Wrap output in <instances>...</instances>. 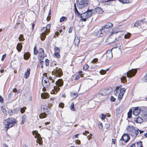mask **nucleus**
Listing matches in <instances>:
<instances>
[{
    "label": "nucleus",
    "mask_w": 147,
    "mask_h": 147,
    "mask_svg": "<svg viewBox=\"0 0 147 147\" xmlns=\"http://www.w3.org/2000/svg\"><path fill=\"white\" fill-rule=\"evenodd\" d=\"M41 31L42 32L46 33H47L49 32L50 31V30H47L46 27H43L42 28Z\"/></svg>",
    "instance_id": "c85d7f7f"
},
{
    "label": "nucleus",
    "mask_w": 147,
    "mask_h": 147,
    "mask_svg": "<svg viewBox=\"0 0 147 147\" xmlns=\"http://www.w3.org/2000/svg\"><path fill=\"white\" fill-rule=\"evenodd\" d=\"M74 11L75 13L78 16H80V18L81 20L84 22H85L86 19L89 18L92 13V10L88 9L86 12L80 13L78 11L76 6V3L74 4Z\"/></svg>",
    "instance_id": "f257e3e1"
},
{
    "label": "nucleus",
    "mask_w": 147,
    "mask_h": 147,
    "mask_svg": "<svg viewBox=\"0 0 147 147\" xmlns=\"http://www.w3.org/2000/svg\"><path fill=\"white\" fill-rule=\"evenodd\" d=\"M2 111L3 113L4 114H6L7 113L6 110L5 108H3V107H1Z\"/></svg>",
    "instance_id": "49530a36"
},
{
    "label": "nucleus",
    "mask_w": 147,
    "mask_h": 147,
    "mask_svg": "<svg viewBox=\"0 0 147 147\" xmlns=\"http://www.w3.org/2000/svg\"><path fill=\"white\" fill-rule=\"evenodd\" d=\"M132 115V112H129L127 113V117L129 118H131V117Z\"/></svg>",
    "instance_id": "09e8293b"
},
{
    "label": "nucleus",
    "mask_w": 147,
    "mask_h": 147,
    "mask_svg": "<svg viewBox=\"0 0 147 147\" xmlns=\"http://www.w3.org/2000/svg\"><path fill=\"white\" fill-rule=\"evenodd\" d=\"M99 127L100 129H102L103 127V126L102 123H101L100 122L98 124Z\"/></svg>",
    "instance_id": "13d9d810"
},
{
    "label": "nucleus",
    "mask_w": 147,
    "mask_h": 147,
    "mask_svg": "<svg viewBox=\"0 0 147 147\" xmlns=\"http://www.w3.org/2000/svg\"><path fill=\"white\" fill-rule=\"evenodd\" d=\"M80 78V76H77L75 78V80H78Z\"/></svg>",
    "instance_id": "774afa93"
},
{
    "label": "nucleus",
    "mask_w": 147,
    "mask_h": 147,
    "mask_svg": "<svg viewBox=\"0 0 147 147\" xmlns=\"http://www.w3.org/2000/svg\"><path fill=\"white\" fill-rule=\"evenodd\" d=\"M41 96V98L43 99H45L47 98V95L46 93H42Z\"/></svg>",
    "instance_id": "c9c22d12"
},
{
    "label": "nucleus",
    "mask_w": 147,
    "mask_h": 147,
    "mask_svg": "<svg viewBox=\"0 0 147 147\" xmlns=\"http://www.w3.org/2000/svg\"><path fill=\"white\" fill-rule=\"evenodd\" d=\"M119 91H120V93H121L122 94H124L125 92V88H122L121 89L119 87Z\"/></svg>",
    "instance_id": "c756f323"
},
{
    "label": "nucleus",
    "mask_w": 147,
    "mask_h": 147,
    "mask_svg": "<svg viewBox=\"0 0 147 147\" xmlns=\"http://www.w3.org/2000/svg\"><path fill=\"white\" fill-rule=\"evenodd\" d=\"M22 48V45L20 43H18L16 47V49L19 52H20Z\"/></svg>",
    "instance_id": "393cba45"
},
{
    "label": "nucleus",
    "mask_w": 147,
    "mask_h": 147,
    "mask_svg": "<svg viewBox=\"0 0 147 147\" xmlns=\"http://www.w3.org/2000/svg\"><path fill=\"white\" fill-rule=\"evenodd\" d=\"M22 119L21 123V124H23L26 120V116L25 115H23L22 117Z\"/></svg>",
    "instance_id": "72a5a7b5"
},
{
    "label": "nucleus",
    "mask_w": 147,
    "mask_h": 147,
    "mask_svg": "<svg viewBox=\"0 0 147 147\" xmlns=\"http://www.w3.org/2000/svg\"><path fill=\"white\" fill-rule=\"evenodd\" d=\"M123 94H122L121 93H119V96H118V98L119 100H121L123 97Z\"/></svg>",
    "instance_id": "37998d69"
},
{
    "label": "nucleus",
    "mask_w": 147,
    "mask_h": 147,
    "mask_svg": "<svg viewBox=\"0 0 147 147\" xmlns=\"http://www.w3.org/2000/svg\"><path fill=\"white\" fill-rule=\"evenodd\" d=\"M141 22L142 23H145V22L143 20H141L139 21H137L134 24L135 26H138L139 25H140V24H141Z\"/></svg>",
    "instance_id": "4be33fe9"
},
{
    "label": "nucleus",
    "mask_w": 147,
    "mask_h": 147,
    "mask_svg": "<svg viewBox=\"0 0 147 147\" xmlns=\"http://www.w3.org/2000/svg\"><path fill=\"white\" fill-rule=\"evenodd\" d=\"M47 116V115L46 113L44 112L41 113L39 116V117L40 118H43L46 117Z\"/></svg>",
    "instance_id": "cd10ccee"
},
{
    "label": "nucleus",
    "mask_w": 147,
    "mask_h": 147,
    "mask_svg": "<svg viewBox=\"0 0 147 147\" xmlns=\"http://www.w3.org/2000/svg\"><path fill=\"white\" fill-rule=\"evenodd\" d=\"M131 36V34L129 33H128L126 34L124 36L125 38L127 39L129 38Z\"/></svg>",
    "instance_id": "e433bc0d"
},
{
    "label": "nucleus",
    "mask_w": 147,
    "mask_h": 147,
    "mask_svg": "<svg viewBox=\"0 0 147 147\" xmlns=\"http://www.w3.org/2000/svg\"><path fill=\"white\" fill-rule=\"evenodd\" d=\"M6 56V54H4L2 56L1 59V61H3L4 60V59L5 58Z\"/></svg>",
    "instance_id": "bf43d9fd"
},
{
    "label": "nucleus",
    "mask_w": 147,
    "mask_h": 147,
    "mask_svg": "<svg viewBox=\"0 0 147 147\" xmlns=\"http://www.w3.org/2000/svg\"><path fill=\"white\" fill-rule=\"evenodd\" d=\"M137 72L136 69H133L130 70L127 73V76L129 78H131L134 76Z\"/></svg>",
    "instance_id": "6e6552de"
},
{
    "label": "nucleus",
    "mask_w": 147,
    "mask_h": 147,
    "mask_svg": "<svg viewBox=\"0 0 147 147\" xmlns=\"http://www.w3.org/2000/svg\"><path fill=\"white\" fill-rule=\"evenodd\" d=\"M47 35L46 33L42 32L40 35V38L42 40H44L46 38Z\"/></svg>",
    "instance_id": "bb28decb"
},
{
    "label": "nucleus",
    "mask_w": 147,
    "mask_h": 147,
    "mask_svg": "<svg viewBox=\"0 0 147 147\" xmlns=\"http://www.w3.org/2000/svg\"><path fill=\"white\" fill-rule=\"evenodd\" d=\"M54 55L57 58H58L60 57V55L59 54V52H56V53H55Z\"/></svg>",
    "instance_id": "c03bdc74"
},
{
    "label": "nucleus",
    "mask_w": 147,
    "mask_h": 147,
    "mask_svg": "<svg viewBox=\"0 0 147 147\" xmlns=\"http://www.w3.org/2000/svg\"><path fill=\"white\" fill-rule=\"evenodd\" d=\"M130 139L129 135L127 134H124L122 136L121 140H123L125 142H127Z\"/></svg>",
    "instance_id": "9d476101"
},
{
    "label": "nucleus",
    "mask_w": 147,
    "mask_h": 147,
    "mask_svg": "<svg viewBox=\"0 0 147 147\" xmlns=\"http://www.w3.org/2000/svg\"><path fill=\"white\" fill-rule=\"evenodd\" d=\"M19 111V110L16 108L14 109L13 110H9L8 111V113L9 116H12L13 115L16 113H18Z\"/></svg>",
    "instance_id": "9b49d317"
},
{
    "label": "nucleus",
    "mask_w": 147,
    "mask_h": 147,
    "mask_svg": "<svg viewBox=\"0 0 147 147\" xmlns=\"http://www.w3.org/2000/svg\"><path fill=\"white\" fill-rule=\"evenodd\" d=\"M30 69L28 68L26 71L25 72L24 76V77L25 78H27L29 76L30 74Z\"/></svg>",
    "instance_id": "a211bd4d"
},
{
    "label": "nucleus",
    "mask_w": 147,
    "mask_h": 147,
    "mask_svg": "<svg viewBox=\"0 0 147 147\" xmlns=\"http://www.w3.org/2000/svg\"><path fill=\"white\" fill-rule=\"evenodd\" d=\"M77 7L79 9H82L88 3L87 0H78L77 1Z\"/></svg>",
    "instance_id": "0eeeda50"
},
{
    "label": "nucleus",
    "mask_w": 147,
    "mask_h": 147,
    "mask_svg": "<svg viewBox=\"0 0 147 147\" xmlns=\"http://www.w3.org/2000/svg\"><path fill=\"white\" fill-rule=\"evenodd\" d=\"M127 132L132 137H135L139 133V130L133 126H128L127 128Z\"/></svg>",
    "instance_id": "7ed1b4c3"
},
{
    "label": "nucleus",
    "mask_w": 147,
    "mask_h": 147,
    "mask_svg": "<svg viewBox=\"0 0 147 147\" xmlns=\"http://www.w3.org/2000/svg\"><path fill=\"white\" fill-rule=\"evenodd\" d=\"M35 137L36 138H37V140H38L39 142H38V143L39 144H40L42 140V138L40 137V134L37 132Z\"/></svg>",
    "instance_id": "f3484780"
},
{
    "label": "nucleus",
    "mask_w": 147,
    "mask_h": 147,
    "mask_svg": "<svg viewBox=\"0 0 147 147\" xmlns=\"http://www.w3.org/2000/svg\"><path fill=\"white\" fill-rule=\"evenodd\" d=\"M140 110L138 109L137 108H136L133 111V114L136 116L138 115L140 113Z\"/></svg>",
    "instance_id": "aec40b11"
},
{
    "label": "nucleus",
    "mask_w": 147,
    "mask_h": 147,
    "mask_svg": "<svg viewBox=\"0 0 147 147\" xmlns=\"http://www.w3.org/2000/svg\"><path fill=\"white\" fill-rule=\"evenodd\" d=\"M106 56L109 59L112 58L113 57L112 51L110 50L108 51L106 53Z\"/></svg>",
    "instance_id": "dca6fc26"
},
{
    "label": "nucleus",
    "mask_w": 147,
    "mask_h": 147,
    "mask_svg": "<svg viewBox=\"0 0 147 147\" xmlns=\"http://www.w3.org/2000/svg\"><path fill=\"white\" fill-rule=\"evenodd\" d=\"M137 147H143L142 142L141 141H139L136 143Z\"/></svg>",
    "instance_id": "f704fd0d"
},
{
    "label": "nucleus",
    "mask_w": 147,
    "mask_h": 147,
    "mask_svg": "<svg viewBox=\"0 0 147 147\" xmlns=\"http://www.w3.org/2000/svg\"><path fill=\"white\" fill-rule=\"evenodd\" d=\"M19 39L20 41H23L24 40L23 35V34H20L19 38Z\"/></svg>",
    "instance_id": "58836bf2"
},
{
    "label": "nucleus",
    "mask_w": 147,
    "mask_h": 147,
    "mask_svg": "<svg viewBox=\"0 0 147 147\" xmlns=\"http://www.w3.org/2000/svg\"><path fill=\"white\" fill-rule=\"evenodd\" d=\"M112 91V89L111 88H106L101 91L100 92L97 93L96 94V97H100L101 96H106L110 93Z\"/></svg>",
    "instance_id": "39448f33"
},
{
    "label": "nucleus",
    "mask_w": 147,
    "mask_h": 147,
    "mask_svg": "<svg viewBox=\"0 0 147 147\" xmlns=\"http://www.w3.org/2000/svg\"><path fill=\"white\" fill-rule=\"evenodd\" d=\"M17 122V120L13 118H9L3 121L5 128L6 129V131L9 128L14 126Z\"/></svg>",
    "instance_id": "f03ea898"
},
{
    "label": "nucleus",
    "mask_w": 147,
    "mask_h": 147,
    "mask_svg": "<svg viewBox=\"0 0 147 147\" xmlns=\"http://www.w3.org/2000/svg\"><path fill=\"white\" fill-rule=\"evenodd\" d=\"M38 50H36L35 51H34V54L35 55H36L38 53Z\"/></svg>",
    "instance_id": "0e129e2a"
},
{
    "label": "nucleus",
    "mask_w": 147,
    "mask_h": 147,
    "mask_svg": "<svg viewBox=\"0 0 147 147\" xmlns=\"http://www.w3.org/2000/svg\"><path fill=\"white\" fill-rule=\"evenodd\" d=\"M71 96H73V98H76L77 97V96H78V95H77V92H76V93H72L71 94Z\"/></svg>",
    "instance_id": "ea45409f"
},
{
    "label": "nucleus",
    "mask_w": 147,
    "mask_h": 147,
    "mask_svg": "<svg viewBox=\"0 0 147 147\" xmlns=\"http://www.w3.org/2000/svg\"><path fill=\"white\" fill-rule=\"evenodd\" d=\"M121 82L123 83L127 82L126 77L125 76H124L122 77L121 78Z\"/></svg>",
    "instance_id": "4c0bfd02"
},
{
    "label": "nucleus",
    "mask_w": 147,
    "mask_h": 147,
    "mask_svg": "<svg viewBox=\"0 0 147 147\" xmlns=\"http://www.w3.org/2000/svg\"><path fill=\"white\" fill-rule=\"evenodd\" d=\"M4 99L3 98L0 96V102L1 103H2L3 102Z\"/></svg>",
    "instance_id": "052dcab7"
},
{
    "label": "nucleus",
    "mask_w": 147,
    "mask_h": 147,
    "mask_svg": "<svg viewBox=\"0 0 147 147\" xmlns=\"http://www.w3.org/2000/svg\"><path fill=\"white\" fill-rule=\"evenodd\" d=\"M56 85L57 86H54V90H52L51 92V94H56L58 91H59L60 88L59 86L61 87L63 84V81L62 79H59L58 80L55 82Z\"/></svg>",
    "instance_id": "20e7f679"
},
{
    "label": "nucleus",
    "mask_w": 147,
    "mask_h": 147,
    "mask_svg": "<svg viewBox=\"0 0 147 147\" xmlns=\"http://www.w3.org/2000/svg\"><path fill=\"white\" fill-rule=\"evenodd\" d=\"M96 12L98 14L102 13L103 11L102 9L100 7H97L95 9Z\"/></svg>",
    "instance_id": "b1692460"
},
{
    "label": "nucleus",
    "mask_w": 147,
    "mask_h": 147,
    "mask_svg": "<svg viewBox=\"0 0 147 147\" xmlns=\"http://www.w3.org/2000/svg\"><path fill=\"white\" fill-rule=\"evenodd\" d=\"M55 49L56 51H58V52H59V48L56 47H55Z\"/></svg>",
    "instance_id": "338daca9"
},
{
    "label": "nucleus",
    "mask_w": 147,
    "mask_h": 147,
    "mask_svg": "<svg viewBox=\"0 0 147 147\" xmlns=\"http://www.w3.org/2000/svg\"><path fill=\"white\" fill-rule=\"evenodd\" d=\"M70 108L71 110L72 111H75L74 105L73 103H71L70 106Z\"/></svg>",
    "instance_id": "a19ab883"
},
{
    "label": "nucleus",
    "mask_w": 147,
    "mask_h": 147,
    "mask_svg": "<svg viewBox=\"0 0 147 147\" xmlns=\"http://www.w3.org/2000/svg\"><path fill=\"white\" fill-rule=\"evenodd\" d=\"M51 18V16H49L48 15V16L47 17V20L48 21H49V20Z\"/></svg>",
    "instance_id": "69168bd1"
},
{
    "label": "nucleus",
    "mask_w": 147,
    "mask_h": 147,
    "mask_svg": "<svg viewBox=\"0 0 147 147\" xmlns=\"http://www.w3.org/2000/svg\"><path fill=\"white\" fill-rule=\"evenodd\" d=\"M73 28L72 27H70L69 28V33H71L72 32V31L73 30Z\"/></svg>",
    "instance_id": "680f3d73"
},
{
    "label": "nucleus",
    "mask_w": 147,
    "mask_h": 147,
    "mask_svg": "<svg viewBox=\"0 0 147 147\" xmlns=\"http://www.w3.org/2000/svg\"><path fill=\"white\" fill-rule=\"evenodd\" d=\"M113 26V24L112 23L110 22H108L105 25L103 26V30H104V29L106 28L108 29L110 28H111Z\"/></svg>",
    "instance_id": "4468645a"
},
{
    "label": "nucleus",
    "mask_w": 147,
    "mask_h": 147,
    "mask_svg": "<svg viewBox=\"0 0 147 147\" xmlns=\"http://www.w3.org/2000/svg\"><path fill=\"white\" fill-rule=\"evenodd\" d=\"M43 54L40 53H39L38 54V59L40 61L42 60L43 59H44V57L42 56V55Z\"/></svg>",
    "instance_id": "473e14b6"
},
{
    "label": "nucleus",
    "mask_w": 147,
    "mask_h": 147,
    "mask_svg": "<svg viewBox=\"0 0 147 147\" xmlns=\"http://www.w3.org/2000/svg\"><path fill=\"white\" fill-rule=\"evenodd\" d=\"M53 72L55 73L57 76L60 77L62 76L63 74L61 69L60 68H56L54 69Z\"/></svg>",
    "instance_id": "1a4fd4ad"
},
{
    "label": "nucleus",
    "mask_w": 147,
    "mask_h": 147,
    "mask_svg": "<svg viewBox=\"0 0 147 147\" xmlns=\"http://www.w3.org/2000/svg\"><path fill=\"white\" fill-rule=\"evenodd\" d=\"M89 66L87 64L85 65L83 67V69L85 70H87Z\"/></svg>",
    "instance_id": "603ef678"
},
{
    "label": "nucleus",
    "mask_w": 147,
    "mask_h": 147,
    "mask_svg": "<svg viewBox=\"0 0 147 147\" xmlns=\"http://www.w3.org/2000/svg\"><path fill=\"white\" fill-rule=\"evenodd\" d=\"M30 53L29 52L25 53L24 55V59L26 60H28L30 56Z\"/></svg>",
    "instance_id": "6ab92c4d"
},
{
    "label": "nucleus",
    "mask_w": 147,
    "mask_h": 147,
    "mask_svg": "<svg viewBox=\"0 0 147 147\" xmlns=\"http://www.w3.org/2000/svg\"><path fill=\"white\" fill-rule=\"evenodd\" d=\"M118 1L122 3H129V0H118Z\"/></svg>",
    "instance_id": "7c9ffc66"
},
{
    "label": "nucleus",
    "mask_w": 147,
    "mask_h": 147,
    "mask_svg": "<svg viewBox=\"0 0 147 147\" xmlns=\"http://www.w3.org/2000/svg\"><path fill=\"white\" fill-rule=\"evenodd\" d=\"M44 53V51L43 49L42 48H40L39 49V53H42L43 54Z\"/></svg>",
    "instance_id": "8fccbe9b"
},
{
    "label": "nucleus",
    "mask_w": 147,
    "mask_h": 147,
    "mask_svg": "<svg viewBox=\"0 0 147 147\" xmlns=\"http://www.w3.org/2000/svg\"><path fill=\"white\" fill-rule=\"evenodd\" d=\"M103 30V28H101L97 32L96 35L99 36H102V31Z\"/></svg>",
    "instance_id": "5701e85b"
},
{
    "label": "nucleus",
    "mask_w": 147,
    "mask_h": 147,
    "mask_svg": "<svg viewBox=\"0 0 147 147\" xmlns=\"http://www.w3.org/2000/svg\"><path fill=\"white\" fill-rule=\"evenodd\" d=\"M67 18L66 17L63 16L60 19V22H62L64 21H67Z\"/></svg>",
    "instance_id": "2f4dec72"
},
{
    "label": "nucleus",
    "mask_w": 147,
    "mask_h": 147,
    "mask_svg": "<svg viewBox=\"0 0 147 147\" xmlns=\"http://www.w3.org/2000/svg\"><path fill=\"white\" fill-rule=\"evenodd\" d=\"M98 61V59L97 58H95L92 61V63H94L97 62Z\"/></svg>",
    "instance_id": "864d4df0"
},
{
    "label": "nucleus",
    "mask_w": 147,
    "mask_h": 147,
    "mask_svg": "<svg viewBox=\"0 0 147 147\" xmlns=\"http://www.w3.org/2000/svg\"><path fill=\"white\" fill-rule=\"evenodd\" d=\"M26 108L25 107H23L22 108L20 109V112L21 113H23L25 112V110L26 109Z\"/></svg>",
    "instance_id": "79ce46f5"
},
{
    "label": "nucleus",
    "mask_w": 147,
    "mask_h": 147,
    "mask_svg": "<svg viewBox=\"0 0 147 147\" xmlns=\"http://www.w3.org/2000/svg\"><path fill=\"white\" fill-rule=\"evenodd\" d=\"M134 121L138 123H140L143 122V119L140 117H136L134 118Z\"/></svg>",
    "instance_id": "2eb2a0df"
},
{
    "label": "nucleus",
    "mask_w": 147,
    "mask_h": 147,
    "mask_svg": "<svg viewBox=\"0 0 147 147\" xmlns=\"http://www.w3.org/2000/svg\"><path fill=\"white\" fill-rule=\"evenodd\" d=\"M105 71V70L101 69L100 71V73L101 75H104L106 73Z\"/></svg>",
    "instance_id": "de8ad7c7"
},
{
    "label": "nucleus",
    "mask_w": 147,
    "mask_h": 147,
    "mask_svg": "<svg viewBox=\"0 0 147 147\" xmlns=\"http://www.w3.org/2000/svg\"><path fill=\"white\" fill-rule=\"evenodd\" d=\"M80 40L78 37L75 38L74 41V44L75 46H78L80 43Z\"/></svg>",
    "instance_id": "412c9836"
},
{
    "label": "nucleus",
    "mask_w": 147,
    "mask_h": 147,
    "mask_svg": "<svg viewBox=\"0 0 147 147\" xmlns=\"http://www.w3.org/2000/svg\"><path fill=\"white\" fill-rule=\"evenodd\" d=\"M118 32H113L112 34L110 35L107 38V42L109 43H112L114 42H117L118 40L117 38L115 37V33L117 34Z\"/></svg>",
    "instance_id": "423d86ee"
},
{
    "label": "nucleus",
    "mask_w": 147,
    "mask_h": 147,
    "mask_svg": "<svg viewBox=\"0 0 147 147\" xmlns=\"http://www.w3.org/2000/svg\"><path fill=\"white\" fill-rule=\"evenodd\" d=\"M122 111V108L121 107H118L116 109V113L117 114H119Z\"/></svg>",
    "instance_id": "a878e982"
},
{
    "label": "nucleus",
    "mask_w": 147,
    "mask_h": 147,
    "mask_svg": "<svg viewBox=\"0 0 147 147\" xmlns=\"http://www.w3.org/2000/svg\"><path fill=\"white\" fill-rule=\"evenodd\" d=\"M111 100L112 102H115V99L112 96L111 97Z\"/></svg>",
    "instance_id": "4d7b16f0"
},
{
    "label": "nucleus",
    "mask_w": 147,
    "mask_h": 147,
    "mask_svg": "<svg viewBox=\"0 0 147 147\" xmlns=\"http://www.w3.org/2000/svg\"><path fill=\"white\" fill-rule=\"evenodd\" d=\"M64 104L62 102H61L59 105V107L61 108H63L64 107Z\"/></svg>",
    "instance_id": "5fc2aeb1"
},
{
    "label": "nucleus",
    "mask_w": 147,
    "mask_h": 147,
    "mask_svg": "<svg viewBox=\"0 0 147 147\" xmlns=\"http://www.w3.org/2000/svg\"><path fill=\"white\" fill-rule=\"evenodd\" d=\"M102 117H101V118L102 119H105V117L106 116V115H104L103 114H102Z\"/></svg>",
    "instance_id": "e2e57ef3"
},
{
    "label": "nucleus",
    "mask_w": 147,
    "mask_h": 147,
    "mask_svg": "<svg viewBox=\"0 0 147 147\" xmlns=\"http://www.w3.org/2000/svg\"><path fill=\"white\" fill-rule=\"evenodd\" d=\"M49 60L47 59L45 60V65L46 66H48L49 65Z\"/></svg>",
    "instance_id": "3c124183"
},
{
    "label": "nucleus",
    "mask_w": 147,
    "mask_h": 147,
    "mask_svg": "<svg viewBox=\"0 0 147 147\" xmlns=\"http://www.w3.org/2000/svg\"><path fill=\"white\" fill-rule=\"evenodd\" d=\"M44 82L43 81V80H42V84L43 86L44 87V88H47L49 86L50 84L49 83V79L47 78L46 80H44Z\"/></svg>",
    "instance_id": "ddd939ff"
},
{
    "label": "nucleus",
    "mask_w": 147,
    "mask_h": 147,
    "mask_svg": "<svg viewBox=\"0 0 147 147\" xmlns=\"http://www.w3.org/2000/svg\"><path fill=\"white\" fill-rule=\"evenodd\" d=\"M41 111L45 112H48L50 109L49 106L44 105L42 106L41 107Z\"/></svg>",
    "instance_id": "f8f14e48"
},
{
    "label": "nucleus",
    "mask_w": 147,
    "mask_h": 147,
    "mask_svg": "<svg viewBox=\"0 0 147 147\" xmlns=\"http://www.w3.org/2000/svg\"><path fill=\"white\" fill-rule=\"evenodd\" d=\"M51 27V25L50 24H48L47 26L46 27V29L47 30H50V28Z\"/></svg>",
    "instance_id": "6e6d98bb"
},
{
    "label": "nucleus",
    "mask_w": 147,
    "mask_h": 147,
    "mask_svg": "<svg viewBox=\"0 0 147 147\" xmlns=\"http://www.w3.org/2000/svg\"><path fill=\"white\" fill-rule=\"evenodd\" d=\"M119 87H117L116 88L115 90H114V92H115V94H118L119 92Z\"/></svg>",
    "instance_id": "a18cd8bd"
}]
</instances>
